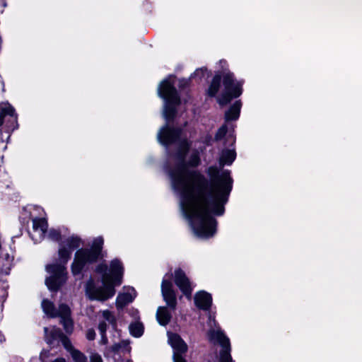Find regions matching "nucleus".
<instances>
[{
	"mask_svg": "<svg viewBox=\"0 0 362 362\" xmlns=\"http://www.w3.org/2000/svg\"><path fill=\"white\" fill-rule=\"evenodd\" d=\"M8 286L5 282L0 281V308L3 306L4 302L6 300L8 293L6 288Z\"/></svg>",
	"mask_w": 362,
	"mask_h": 362,
	"instance_id": "obj_25",
	"label": "nucleus"
},
{
	"mask_svg": "<svg viewBox=\"0 0 362 362\" xmlns=\"http://www.w3.org/2000/svg\"><path fill=\"white\" fill-rule=\"evenodd\" d=\"M70 354L74 362H87L86 356L80 351L75 349Z\"/></svg>",
	"mask_w": 362,
	"mask_h": 362,
	"instance_id": "obj_23",
	"label": "nucleus"
},
{
	"mask_svg": "<svg viewBox=\"0 0 362 362\" xmlns=\"http://www.w3.org/2000/svg\"><path fill=\"white\" fill-rule=\"evenodd\" d=\"M50 352L48 350H42L40 355V360L42 362H48L50 356Z\"/></svg>",
	"mask_w": 362,
	"mask_h": 362,
	"instance_id": "obj_30",
	"label": "nucleus"
},
{
	"mask_svg": "<svg viewBox=\"0 0 362 362\" xmlns=\"http://www.w3.org/2000/svg\"><path fill=\"white\" fill-rule=\"evenodd\" d=\"M7 116L10 117L12 124L17 122V115L16 114L15 109L9 104L5 105L0 110V126H2L4 122V118ZM8 128H13V125H8Z\"/></svg>",
	"mask_w": 362,
	"mask_h": 362,
	"instance_id": "obj_15",
	"label": "nucleus"
},
{
	"mask_svg": "<svg viewBox=\"0 0 362 362\" xmlns=\"http://www.w3.org/2000/svg\"><path fill=\"white\" fill-rule=\"evenodd\" d=\"M136 292L132 287L128 288L122 293H119L116 299L117 308H123L127 304L132 303L136 298Z\"/></svg>",
	"mask_w": 362,
	"mask_h": 362,
	"instance_id": "obj_13",
	"label": "nucleus"
},
{
	"mask_svg": "<svg viewBox=\"0 0 362 362\" xmlns=\"http://www.w3.org/2000/svg\"><path fill=\"white\" fill-rule=\"evenodd\" d=\"M90 362H103L102 357L97 353H93L90 356Z\"/></svg>",
	"mask_w": 362,
	"mask_h": 362,
	"instance_id": "obj_33",
	"label": "nucleus"
},
{
	"mask_svg": "<svg viewBox=\"0 0 362 362\" xmlns=\"http://www.w3.org/2000/svg\"><path fill=\"white\" fill-rule=\"evenodd\" d=\"M81 240L78 236H70L59 245L58 255L60 262L47 264L46 271L49 276L45 284L52 291H57L66 281V264L71 258L72 252L80 247Z\"/></svg>",
	"mask_w": 362,
	"mask_h": 362,
	"instance_id": "obj_3",
	"label": "nucleus"
},
{
	"mask_svg": "<svg viewBox=\"0 0 362 362\" xmlns=\"http://www.w3.org/2000/svg\"><path fill=\"white\" fill-rule=\"evenodd\" d=\"M207 71L206 68H199L197 69L191 75V78H195L199 77V78H202L204 76L205 72Z\"/></svg>",
	"mask_w": 362,
	"mask_h": 362,
	"instance_id": "obj_29",
	"label": "nucleus"
},
{
	"mask_svg": "<svg viewBox=\"0 0 362 362\" xmlns=\"http://www.w3.org/2000/svg\"><path fill=\"white\" fill-rule=\"evenodd\" d=\"M100 336H101V339H100V343L103 345L107 344L108 342V339L106 336V334H100Z\"/></svg>",
	"mask_w": 362,
	"mask_h": 362,
	"instance_id": "obj_35",
	"label": "nucleus"
},
{
	"mask_svg": "<svg viewBox=\"0 0 362 362\" xmlns=\"http://www.w3.org/2000/svg\"><path fill=\"white\" fill-rule=\"evenodd\" d=\"M51 362H66V360L64 358H57Z\"/></svg>",
	"mask_w": 362,
	"mask_h": 362,
	"instance_id": "obj_36",
	"label": "nucleus"
},
{
	"mask_svg": "<svg viewBox=\"0 0 362 362\" xmlns=\"http://www.w3.org/2000/svg\"><path fill=\"white\" fill-rule=\"evenodd\" d=\"M228 131V127L226 124L222 125L217 131L215 135V140L220 141L221 140L226 134Z\"/></svg>",
	"mask_w": 362,
	"mask_h": 362,
	"instance_id": "obj_28",
	"label": "nucleus"
},
{
	"mask_svg": "<svg viewBox=\"0 0 362 362\" xmlns=\"http://www.w3.org/2000/svg\"><path fill=\"white\" fill-rule=\"evenodd\" d=\"M220 63L221 64H226V61H220Z\"/></svg>",
	"mask_w": 362,
	"mask_h": 362,
	"instance_id": "obj_38",
	"label": "nucleus"
},
{
	"mask_svg": "<svg viewBox=\"0 0 362 362\" xmlns=\"http://www.w3.org/2000/svg\"><path fill=\"white\" fill-rule=\"evenodd\" d=\"M222 78L224 90L217 98V101L220 105L223 106L229 103L233 98H238L242 94L243 83L240 81H235L233 74L230 71L223 74L216 73L207 90L206 93L209 96L214 97L218 93Z\"/></svg>",
	"mask_w": 362,
	"mask_h": 362,
	"instance_id": "obj_4",
	"label": "nucleus"
},
{
	"mask_svg": "<svg viewBox=\"0 0 362 362\" xmlns=\"http://www.w3.org/2000/svg\"><path fill=\"white\" fill-rule=\"evenodd\" d=\"M209 338L211 341L219 344L222 349L220 351V362H233L230 355V344L229 339L221 330H211Z\"/></svg>",
	"mask_w": 362,
	"mask_h": 362,
	"instance_id": "obj_7",
	"label": "nucleus"
},
{
	"mask_svg": "<svg viewBox=\"0 0 362 362\" xmlns=\"http://www.w3.org/2000/svg\"><path fill=\"white\" fill-rule=\"evenodd\" d=\"M144 329L143 324L139 321L132 322L129 326V332L134 337H140L144 333Z\"/></svg>",
	"mask_w": 362,
	"mask_h": 362,
	"instance_id": "obj_19",
	"label": "nucleus"
},
{
	"mask_svg": "<svg viewBox=\"0 0 362 362\" xmlns=\"http://www.w3.org/2000/svg\"><path fill=\"white\" fill-rule=\"evenodd\" d=\"M107 328V323L105 321L100 322V323L98 325V330H99L100 334H106Z\"/></svg>",
	"mask_w": 362,
	"mask_h": 362,
	"instance_id": "obj_32",
	"label": "nucleus"
},
{
	"mask_svg": "<svg viewBox=\"0 0 362 362\" xmlns=\"http://www.w3.org/2000/svg\"><path fill=\"white\" fill-rule=\"evenodd\" d=\"M95 272L101 275L103 286H97L90 278L86 284V294L92 300L105 301L115 294V287L122 284L124 267L119 259H115L110 262V269L107 264H100Z\"/></svg>",
	"mask_w": 362,
	"mask_h": 362,
	"instance_id": "obj_2",
	"label": "nucleus"
},
{
	"mask_svg": "<svg viewBox=\"0 0 362 362\" xmlns=\"http://www.w3.org/2000/svg\"><path fill=\"white\" fill-rule=\"evenodd\" d=\"M172 274H166L162 281L161 292L164 300L170 309L174 310L177 306L176 294L170 281Z\"/></svg>",
	"mask_w": 362,
	"mask_h": 362,
	"instance_id": "obj_9",
	"label": "nucleus"
},
{
	"mask_svg": "<svg viewBox=\"0 0 362 362\" xmlns=\"http://www.w3.org/2000/svg\"><path fill=\"white\" fill-rule=\"evenodd\" d=\"M127 362H132V361H128Z\"/></svg>",
	"mask_w": 362,
	"mask_h": 362,
	"instance_id": "obj_39",
	"label": "nucleus"
},
{
	"mask_svg": "<svg viewBox=\"0 0 362 362\" xmlns=\"http://www.w3.org/2000/svg\"><path fill=\"white\" fill-rule=\"evenodd\" d=\"M241 102L240 100L235 101L225 114V119L226 121L236 120L240 116L241 109Z\"/></svg>",
	"mask_w": 362,
	"mask_h": 362,
	"instance_id": "obj_17",
	"label": "nucleus"
},
{
	"mask_svg": "<svg viewBox=\"0 0 362 362\" xmlns=\"http://www.w3.org/2000/svg\"><path fill=\"white\" fill-rule=\"evenodd\" d=\"M57 316L62 317H70L71 310L68 305L65 304H60L58 310H57Z\"/></svg>",
	"mask_w": 362,
	"mask_h": 362,
	"instance_id": "obj_24",
	"label": "nucleus"
},
{
	"mask_svg": "<svg viewBox=\"0 0 362 362\" xmlns=\"http://www.w3.org/2000/svg\"><path fill=\"white\" fill-rule=\"evenodd\" d=\"M61 323L67 334H71L72 332L74 324L70 317L61 318Z\"/></svg>",
	"mask_w": 362,
	"mask_h": 362,
	"instance_id": "obj_21",
	"label": "nucleus"
},
{
	"mask_svg": "<svg viewBox=\"0 0 362 362\" xmlns=\"http://www.w3.org/2000/svg\"><path fill=\"white\" fill-rule=\"evenodd\" d=\"M156 317L159 324L165 326L170 322L171 315L166 307H159L156 313Z\"/></svg>",
	"mask_w": 362,
	"mask_h": 362,
	"instance_id": "obj_18",
	"label": "nucleus"
},
{
	"mask_svg": "<svg viewBox=\"0 0 362 362\" xmlns=\"http://www.w3.org/2000/svg\"><path fill=\"white\" fill-rule=\"evenodd\" d=\"M236 158V153L234 149H223L219 158V170L223 168L225 165H230L233 163ZM221 173L220 172V174Z\"/></svg>",
	"mask_w": 362,
	"mask_h": 362,
	"instance_id": "obj_16",
	"label": "nucleus"
},
{
	"mask_svg": "<svg viewBox=\"0 0 362 362\" xmlns=\"http://www.w3.org/2000/svg\"><path fill=\"white\" fill-rule=\"evenodd\" d=\"M44 332L45 341L50 346L54 347L60 344V340H62V337L64 333L59 328L52 327L49 329L45 327Z\"/></svg>",
	"mask_w": 362,
	"mask_h": 362,
	"instance_id": "obj_11",
	"label": "nucleus"
},
{
	"mask_svg": "<svg viewBox=\"0 0 362 362\" xmlns=\"http://www.w3.org/2000/svg\"><path fill=\"white\" fill-rule=\"evenodd\" d=\"M182 129L165 124L159 130L157 139L166 147L177 143L175 153L177 163L170 168L165 166L173 189L180 196V207L182 215L189 221L194 233L201 238H209L216 231L217 221L214 215L224 214V206L228 201L233 188V179L228 170H220L216 165L209 166L206 173L209 180L199 170H189L187 165L197 167L200 164L197 152L193 153L187 162L186 155L190 148L187 139H181Z\"/></svg>",
	"mask_w": 362,
	"mask_h": 362,
	"instance_id": "obj_1",
	"label": "nucleus"
},
{
	"mask_svg": "<svg viewBox=\"0 0 362 362\" xmlns=\"http://www.w3.org/2000/svg\"><path fill=\"white\" fill-rule=\"evenodd\" d=\"M5 340L4 336L0 331V344H1Z\"/></svg>",
	"mask_w": 362,
	"mask_h": 362,
	"instance_id": "obj_37",
	"label": "nucleus"
},
{
	"mask_svg": "<svg viewBox=\"0 0 362 362\" xmlns=\"http://www.w3.org/2000/svg\"><path fill=\"white\" fill-rule=\"evenodd\" d=\"M103 318L110 324L113 328H115L117 326V320L113 315V313L110 310H104L103 312Z\"/></svg>",
	"mask_w": 362,
	"mask_h": 362,
	"instance_id": "obj_22",
	"label": "nucleus"
},
{
	"mask_svg": "<svg viewBox=\"0 0 362 362\" xmlns=\"http://www.w3.org/2000/svg\"><path fill=\"white\" fill-rule=\"evenodd\" d=\"M47 237L49 239L58 242L61 238V232L54 228H51L47 233Z\"/></svg>",
	"mask_w": 362,
	"mask_h": 362,
	"instance_id": "obj_26",
	"label": "nucleus"
},
{
	"mask_svg": "<svg viewBox=\"0 0 362 362\" xmlns=\"http://www.w3.org/2000/svg\"><path fill=\"white\" fill-rule=\"evenodd\" d=\"M174 281L182 293L190 298L193 288L189 279L181 269L175 271Z\"/></svg>",
	"mask_w": 362,
	"mask_h": 362,
	"instance_id": "obj_10",
	"label": "nucleus"
},
{
	"mask_svg": "<svg viewBox=\"0 0 362 362\" xmlns=\"http://www.w3.org/2000/svg\"><path fill=\"white\" fill-rule=\"evenodd\" d=\"M104 240L103 237L95 238L90 248L78 250L71 264V272L74 276L81 273L86 266L95 262L100 257Z\"/></svg>",
	"mask_w": 362,
	"mask_h": 362,
	"instance_id": "obj_6",
	"label": "nucleus"
},
{
	"mask_svg": "<svg viewBox=\"0 0 362 362\" xmlns=\"http://www.w3.org/2000/svg\"><path fill=\"white\" fill-rule=\"evenodd\" d=\"M60 343L62 344V345L64 346V347L70 353L74 349H75L72 344H71V341L69 340V339L64 334L62 337V340H60Z\"/></svg>",
	"mask_w": 362,
	"mask_h": 362,
	"instance_id": "obj_27",
	"label": "nucleus"
},
{
	"mask_svg": "<svg viewBox=\"0 0 362 362\" xmlns=\"http://www.w3.org/2000/svg\"><path fill=\"white\" fill-rule=\"evenodd\" d=\"M47 222L44 218H35L33 219V232L36 233V240H42L47 230Z\"/></svg>",
	"mask_w": 362,
	"mask_h": 362,
	"instance_id": "obj_14",
	"label": "nucleus"
},
{
	"mask_svg": "<svg viewBox=\"0 0 362 362\" xmlns=\"http://www.w3.org/2000/svg\"><path fill=\"white\" fill-rule=\"evenodd\" d=\"M95 332L93 328L87 329L86 337L88 340L92 341L95 338Z\"/></svg>",
	"mask_w": 362,
	"mask_h": 362,
	"instance_id": "obj_31",
	"label": "nucleus"
},
{
	"mask_svg": "<svg viewBox=\"0 0 362 362\" xmlns=\"http://www.w3.org/2000/svg\"><path fill=\"white\" fill-rule=\"evenodd\" d=\"M174 80L171 76L164 79L159 85L158 94L164 100L163 115L167 122L175 116L176 107L180 103V95L174 86Z\"/></svg>",
	"mask_w": 362,
	"mask_h": 362,
	"instance_id": "obj_5",
	"label": "nucleus"
},
{
	"mask_svg": "<svg viewBox=\"0 0 362 362\" xmlns=\"http://www.w3.org/2000/svg\"><path fill=\"white\" fill-rule=\"evenodd\" d=\"M188 83H189V80L181 79V80H180V82H179V86H180V88H184L185 87L188 86Z\"/></svg>",
	"mask_w": 362,
	"mask_h": 362,
	"instance_id": "obj_34",
	"label": "nucleus"
},
{
	"mask_svg": "<svg viewBox=\"0 0 362 362\" xmlns=\"http://www.w3.org/2000/svg\"><path fill=\"white\" fill-rule=\"evenodd\" d=\"M194 303L198 308L208 310L212 303V297L210 293L204 291H199L194 296Z\"/></svg>",
	"mask_w": 362,
	"mask_h": 362,
	"instance_id": "obj_12",
	"label": "nucleus"
},
{
	"mask_svg": "<svg viewBox=\"0 0 362 362\" xmlns=\"http://www.w3.org/2000/svg\"><path fill=\"white\" fill-rule=\"evenodd\" d=\"M168 342L173 349L174 362H187L183 354L187 351V345L177 334L168 332Z\"/></svg>",
	"mask_w": 362,
	"mask_h": 362,
	"instance_id": "obj_8",
	"label": "nucleus"
},
{
	"mask_svg": "<svg viewBox=\"0 0 362 362\" xmlns=\"http://www.w3.org/2000/svg\"><path fill=\"white\" fill-rule=\"evenodd\" d=\"M42 308L46 315L52 317L57 316V309L51 301L48 300H43L42 302Z\"/></svg>",
	"mask_w": 362,
	"mask_h": 362,
	"instance_id": "obj_20",
	"label": "nucleus"
}]
</instances>
